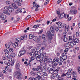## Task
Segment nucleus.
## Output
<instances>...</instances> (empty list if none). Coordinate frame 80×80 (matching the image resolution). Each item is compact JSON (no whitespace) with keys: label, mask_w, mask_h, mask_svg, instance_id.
<instances>
[{"label":"nucleus","mask_w":80,"mask_h":80,"mask_svg":"<svg viewBox=\"0 0 80 80\" xmlns=\"http://www.w3.org/2000/svg\"><path fill=\"white\" fill-rule=\"evenodd\" d=\"M6 3L7 5H10V6L13 7L15 9H17V8H18V7L17 6L16 4H15L14 3H11L10 2L8 1H6Z\"/></svg>","instance_id":"nucleus-1"},{"label":"nucleus","mask_w":80,"mask_h":80,"mask_svg":"<svg viewBox=\"0 0 80 80\" xmlns=\"http://www.w3.org/2000/svg\"><path fill=\"white\" fill-rule=\"evenodd\" d=\"M47 36H48V38L49 40H52L53 38L52 37L54 35L53 34V33L50 31H48L47 32Z\"/></svg>","instance_id":"nucleus-2"},{"label":"nucleus","mask_w":80,"mask_h":80,"mask_svg":"<svg viewBox=\"0 0 80 80\" xmlns=\"http://www.w3.org/2000/svg\"><path fill=\"white\" fill-rule=\"evenodd\" d=\"M57 59H58V57H55L53 60L52 62V63H54L52 65L53 67H56L58 65V63H57Z\"/></svg>","instance_id":"nucleus-3"},{"label":"nucleus","mask_w":80,"mask_h":80,"mask_svg":"<svg viewBox=\"0 0 80 80\" xmlns=\"http://www.w3.org/2000/svg\"><path fill=\"white\" fill-rule=\"evenodd\" d=\"M15 76H17V78L18 79H21L22 78V74L20 72L17 71L14 73Z\"/></svg>","instance_id":"nucleus-4"},{"label":"nucleus","mask_w":80,"mask_h":80,"mask_svg":"<svg viewBox=\"0 0 80 80\" xmlns=\"http://www.w3.org/2000/svg\"><path fill=\"white\" fill-rule=\"evenodd\" d=\"M48 72H49V73H54V72H55V69L54 68H48Z\"/></svg>","instance_id":"nucleus-5"},{"label":"nucleus","mask_w":80,"mask_h":80,"mask_svg":"<svg viewBox=\"0 0 80 80\" xmlns=\"http://www.w3.org/2000/svg\"><path fill=\"white\" fill-rule=\"evenodd\" d=\"M22 2V0H13V2L18 6H21L22 5V4L21 3Z\"/></svg>","instance_id":"nucleus-6"},{"label":"nucleus","mask_w":80,"mask_h":80,"mask_svg":"<svg viewBox=\"0 0 80 80\" xmlns=\"http://www.w3.org/2000/svg\"><path fill=\"white\" fill-rule=\"evenodd\" d=\"M26 53V50H23L19 52L18 57H20L22 55H23Z\"/></svg>","instance_id":"nucleus-7"},{"label":"nucleus","mask_w":80,"mask_h":80,"mask_svg":"<svg viewBox=\"0 0 80 80\" xmlns=\"http://www.w3.org/2000/svg\"><path fill=\"white\" fill-rule=\"evenodd\" d=\"M33 40L35 42H37L38 43V42H39L40 41V39L39 38L38 39V38H37L36 36H34L33 37Z\"/></svg>","instance_id":"nucleus-8"},{"label":"nucleus","mask_w":80,"mask_h":80,"mask_svg":"<svg viewBox=\"0 0 80 80\" xmlns=\"http://www.w3.org/2000/svg\"><path fill=\"white\" fill-rule=\"evenodd\" d=\"M47 54L45 53H43L42 54H41L39 56L40 57L41 59V58H45V57H46V56Z\"/></svg>","instance_id":"nucleus-9"},{"label":"nucleus","mask_w":80,"mask_h":80,"mask_svg":"<svg viewBox=\"0 0 80 80\" xmlns=\"http://www.w3.org/2000/svg\"><path fill=\"white\" fill-rule=\"evenodd\" d=\"M39 71V72H42L43 73L46 72V69H42V68L40 67Z\"/></svg>","instance_id":"nucleus-10"},{"label":"nucleus","mask_w":80,"mask_h":80,"mask_svg":"<svg viewBox=\"0 0 80 80\" xmlns=\"http://www.w3.org/2000/svg\"><path fill=\"white\" fill-rule=\"evenodd\" d=\"M0 18H1V20H5L7 18V16L5 15H2L0 16Z\"/></svg>","instance_id":"nucleus-11"},{"label":"nucleus","mask_w":80,"mask_h":80,"mask_svg":"<svg viewBox=\"0 0 80 80\" xmlns=\"http://www.w3.org/2000/svg\"><path fill=\"white\" fill-rule=\"evenodd\" d=\"M40 67L38 66V67L37 68H32V70L35 71H38V72H39Z\"/></svg>","instance_id":"nucleus-12"},{"label":"nucleus","mask_w":80,"mask_h":80,"mask_svg":"<svg viewBox=\"0 0 80 80\" xmlns=\"http://www.w3.org/2000/svg\"><path fill=\"white\" fill-rule=\"evenodd\" d=\"M73 41L74 43V45H76L77 44L76 43H78L79 42V40L77 38H75L74 40H73Z\"/></svg>","instance_id":"nucleus-13"},{"label":"nucleus","mask_w":80,"mask_h":80,"mask_svg":"<svg viewBox=\"0 0 80 80\" xmlns=\"http://www.w3.org/2000/svg\"><path fill=\"white\" fill-rule=\"evenodd\" d=\"M46 60H44V63L43 64L45 66H46L47 65V64L48 63V60L47 59V57H46Z\"/></svg>","instance_id":"nucleus-14"},{"label":"nucleus","mask_w":80,"mask_h":80,"mask_svg":"<svg viewBox=\"0 0 80 80\" xmlns=\"http://www.w3.org/2000/svg\"><path fill=\"white\" fill-rule=\"evenodd\" d=\"M22 8H18L17 10L16 11V12L17 13H19V12L20 13H22Z\"/></svg>","instance_id":"nucleus-15"},{"label":"nucleus","mask_w":80,"mask_h":80,"mask_svg":"<svg viewBox=\"0 0 80 80\" xmlns=\"http://www.w3.org/2000/svg\"><path fill=\"white\" fill-rule=\"evenodd\" d=\"M69 25H68V26L66 25L65 24H63V27L64 28H69L70 27H69Z\"/></svg>","instance_id":"nucleus-16"},{"label":"nucleus","mask_w":80,"mask_h":80,"mask_svg":"<svg viewBox=\"0 0 80 80\" xmlns=\"http://www.w3.org/2000/svg\"><path fill=\"white\" fill-rule=\"evenodd\" d=\"M3 12L4 14H6V15H10V13H9L8 11H6L4 10L3 11Z\"/></svg>","instance_id":"nucleus-17"},{"label":"nucleus","mask_w":80,"mask_h":80,"mask_svg":"<svg viewBox=\"0 0 80 80\" xmlns=\"http://www.w3.org/2000/svg\"><path fill=\"white\" fill-rule=\"evenodd\" d=\"M13 11H14V9L13 8H12L10 9H9L8 12H10V13H12V12H13Z\"/></svg>","instance_id":"nucleus-18"},{"label":"nucleus","mask_w":80,"mask_h":80,"mask_svg":"<svg viewBox=\"0 0 80 80\" xmlns=\"http://www.w3.org/2000/svg\"><path fill=\"white\" fill-rule=\"evenodd\" d=\"M58 27L59 28H61L62 27H63V25H62V22L58 24Z\"/></svg>","instance_id":"nucleus-19"},{"label":"nucleus","mask_w":80,"mask_h":80,"mask_svg":"<svg viewBox=\"0 0 80 80\" xmlns=\"http://www.w3.org/2000/svg\"><path fill=\"white\" fill-rule=\"evenodd\" d=\"M36 60L37 61H40L41 60V58H40L39 55L37 56Z\"/></svg>","instance_id":"nucleus-20"},{"label":"nucleus","mask_w":80,"mask_h":80,"mask_svg":"<svg viewBox=\"0 0 80 80\" xmlns=\"http://www.w3.org/2000/svg\"><path fill=\"white\" fill-rule=\"evenodd\" d=\"M10 56L11 57H12V58H14L15 57V53H12L10 54Z\"/></svg>","instance_id":"nucleus-21"},{"label":"nucleus","mask_w":80,"mask_h":80,"mask_svg":"<svg viewBox=\"0 0 80 80\" xmlns=\"http://www.w3.org/2000/svg\"><path fill=\"white\" fill-rule=\"evenodd\" d=\"M41 50H40V48H37V51H35V53H36V52H37L36 54H38V52H39V51Z\"/></svg>","instance_id":"nucleus-22"},{"label":"nucleus","mask_w":80,"mask_h":80,"mask_svg":"<svg viewBox=\"0 0 80 80\" xmlns=\"http://www.w3.org/2000/svg\"><path fill=\"white\" fill-rule=\"evenodd\" d=\"M61 57H62L64 60H66L67 56H61Z\"/></svg>","instance_id":"nucleus-23"},{"label":"nucleus","mask_w":80,"mask_h":80,"mask_svg":"<svg viewBox=\"0 0 80 80\" xmlns=\"http://www.w3.org/2000/svg\"><path fill=\"white\" fill-rule=\"evenodd\" d=\"M50 29L51 30L52 32H55V29H54V28L53 27L51 26L50 27Z\"/></svg>","instance_id":"nucleus-24"},{"label":"nucleus","mask_w":80,"mask_h":80,"mask_svg":"<svg viewBox=\"0 0 80 80\" xmlns=\"http://www.w3.org/2000/svg\"><path fill=\"white\" fill-rule=\"evenodd\" d=\"M42 38L43 40H46V38H47V36L44 35H42Z\"/></svg>","instance_id":"nucleus-25"},{"label":"nucleus","mask_w":80,"mask_h":80,"mask_svg":"<svg viewBox=\"0 0 80 80\" xmlns=\"http://www.w3.org/2000/svg\"><path fill=\"white\" fill-rule=\"evenodd\" d=\"M29 55L30 56H32V57H34V56H35V54L33 52H31L29 53Z\"/></svg>","instance_id":"nucleus-26"},{"label":"nucleus","mask_w":80,"mask_h":80,"mask_svg":"<svg viewBox=\"0 0 80 80\" xmlns=\"http://www.w3.org/2000/svg\"><path fill=\"white\" fill-rule=\"evenodd\" d=\"M63 13L62 14L60 13L59 14V15H60L59 18H63Z\"/></svg>","instance_id":"nucleus-27"},{"label":"nucleus","mask_w":80,"mask_h":80,"mask_svg":"<svg viewBox=\"0 0 80 80\" xmlns=\"http://www.w3.org/2000/svg\"><path fill=\"white\" fill-rule=\"evenodd\" d=\"M20 67V64H19V63H17L16 65V68L17 69H19L18 67Z\"/></svg>","instance_id":"nucleus-28"},{"label":"nucleus","mask_w":80,"mask_h":80,"mask_svg":"<svg viewBox=\"0 0 80 80\" xmlns=\"http://www.w3.org/2000/svg\"><path fill=\"white\" fill-rule=\"evenodd\" d=\"M36 2H34L33 3V7H34V8L36 7V6L37 5V4L35 3Z\"/></svg>","instance_id":"nucleus-29"},{"label":"nucleus","mask_w":80,"mask_h":80,"mask_svg":"<svg viewBox=\"0 0 80 80\" xmlns=\"http://www.w3.org/2000/svg\"><path fill=\"white\" fill-rule=\"evenodd\" d=\"M47 59L48 60V62L49 63H52V60L51 58H47Z\"/></svg>","instance_id":"nucleus-30"},{"label":"nucleus","mask_w":80,"mask_h":80,"mask_svg":"<svg viewBox=\"0 0 80 80\" xmlns=\"http://www.w3.org/2000/svg\"><path fill=\"white\" fill-rule=\"evenodd\" d=\"M50 0H47L46 2L44 3V5H47L48 3L49 2V1Z\"/></svg>","instance_id":"nucleus-31"},{"label":"nucleus","mask_w":80,"mask_h":80,"mask_svg":"<svg viewBox=\"0 0 80 80\" xmlns=\"http://www.w3.org/2000/svg\"><path fill=\"white\" fill-rule=\"evenodd\" d=\"M73 44H73V43L72 42H69L70 46H71L72 47L73 46Z\"/></svg>","instance_id":"nucleus-32"},{"label":"nucleus","mask_w":80,"mask_h":80,"mask_svg":"<svg viewBox=\"0 0 80 80\" xmlns=\"http://www.w3.org/2000/svg\"><path fill=\"white\" fill-rule=\"evenodd\" d=\"M68 73V72H67L66 73V74L63 73L61 75V76L62 77H65V76H66V75H67Z\"/></svg>","instance_id":"nucleus-33"},{"label":"nucleus","mask_w":80,"mask_h":80,"mask_svg":"<svg viewBox=\"0 0 80 80\" xmlns=\"http://www.w3.org/2000/svg\"><path fill=\"white\" fill-rule=\"evenodd\" d=\"M69 40L68 41L69 42H72V37L69 36Z\"/></svg>","instance_id":"nucleus-34"},{"label":"nucleus","mask_w":80,"mask_h":80,"mask_svg":"<svg viewBox=\"0 0 80 80\" xmlns=\"http://www.w3.org/2000/svg\"><path fill=\"white\" fill-rule=\"evenodd\" d=\"M16 40L17 42H21V40L18 38H16Z\"/></svg>","instance_id":"nucleus-35"},{"label":"nucleus","mask_w":80,"mask_h":80,"mask_svg":"<svg viewBox=\"0 0 80 80\" xmlns=\"http://www.w3.org/2000/svg\"><path fill=\"white\" fill-rule=\"evenodd\" d=\"M55 29L56 31V32H58V30H59V29H58V27L56 26L55 28Z\"/></svg>","instance_id":"nucleus-36"},{"label":"nucleus","mask_w":80,"mask_h":80,"mask_svg":"<svg viewBox=\"0 0 80 80\" xmlns=\"http://www.w3.org/2000/svg\"><path fill=\"white\" fill-rule=\"evenodd\" d=\"M5 55L7 58H8V57H9V54H8V53H5Z\"/></svg>","instance_id":"nucleus-37"},{"label":"nucleus","mask_w":80,"mask_h":80,"mask_svg":"<svg viewBox=\"0 0 80 80\" xmlns=\"http://www.w3.org/2000/svg\"><path fill=\"white\" fill-rule=\"evenodd\" d=\"M14 45L15 47H18V43L17 42H15Z\"/></svg>","instance_id":"nucleus-38"},{"label":"nucleus","mask_w":80,"mask_h":80,"mask_svg":"<svg viewBox=\"0 0 80 80\" xmlns=\"http://www.w3.org/2000/svg\"><path fill=\"white\" fill-rule=\"evenodd\" d=\"M4 9L5 10H6V11H7V10H9V8L7 6H6L4 7Z\"/></svg>","instance_id":"nucleus-39"},{"label":"nucleus","mask_w":80,"mask_h":80,"mask_svg":"<svg viewBox=\"0 0 80 80\" xmlns=\"http://www.w3.org/2000/svg\"><path fill=\"white\" fill-rule=\"evenodd\" d=\"M29 39H32L33 38V35L32 34H29Z\"/></svg>","instance_id":"nucleus-40"},{"label":"nucleus","mask_w":80,"mask_h":80,"mask_svg":"<svg viewBox=\"0 0 80 80\" xmlns=\"http://www.w3.org/2000/svg\"><path fill=\"white\" fill-rule=\"evenodd\" d=\"M31 17V16L28 15V17L25 19V20H28L29 18H30Z\"/></svg>","instance_id":"nucleus-41"},{"label":"nucleus","mask_w":80,"mask_h":80,"mask_svg":"<svg viewBox=\"0 0 80 80\" xmlns=\"http://www.w3.org/2000/svg\"><path fill=\"white\" fill-rule=\"evenodd\" d=\"M73 76L74 78H77V74L76 73H74L73 75Z\"/></svg>","instance_id":"nucleus-42"},{"label":"nucleus","mask_w":80,"mask_h":80,"mask_svg":"<svg viewBox=\"0 0 80 80\" xmlns=\"http://www.w3.org/2000/svg\"><path fill=\"white\" fill-rule=\"evenodd\" d=\"M39 53H40V54H43V53L45 52H43V50H41L39 51Z\"/></svg>","instance_id":"nucleus-43"},{"label":"nucleus","mask_w":80,"mask_h":80,"mask_svg":"<svg viewBox=\"0 0 80 80\" xmlns=\"http://www.w3.org/2000/svg\"><path fill=\"white\" fill-rule=\"evenodd\" d=\"M63 40L64 42H67V38L65 37L64 38Z\"/></svg>","instance_id":"nucleus-44"},{"label":"nucleus","mask_w":80,"mask_h":80,"mask_svg":"<svg viewBox=\"0 0 80 80\" xmlns=\"http://www.w3.org/2000/svg\"><path fill=\"white\" fill-rule=\"evenodd\" d=\"M55 76L54 74H52L51 76V78H53V79L55 78Z\"/></svg>","instance_id":"nucleus-45"},{"label":"nucleus","mask_w":80,"mask_h":80,"mask_svg":"<svg viewBox=\"0 0 80 80\" xmlns=\"http://www.w3.org/2000/svg\"><path fill=\"white\" fill-rule=\"evenodd\" d=\"M8 60L9 62H11L12 60V59L11 58H8Z\"/></svg>","instance_id":"nucleus-46"},{"label":"nucleus","mask_w":80,"mask_h":80,"mask_svg":"<svg viewBox=\"0 0 80 80\" xmlns=\"http://www.w3.org/2000/svg\"><path fill=\"white\" fill-rule=\"evenodd\" d=\"M67 53L66 52H63L62 53V56H67Z\"/></svg>","instance_id":"nucleus-47"},{"label":"nucleus","mask_w":80,"mask_h":80,"mask_svg":"<svg viewBox=\"0 0 80 80\" xmlns=\"http://www.w3.org/2000/svg\"><path fill=\"white\" fill-rule=\"evenodd\" d=\"M67 77L68 78H71V74H68L67 75Z\"/></svg>","instance_id":"nucleus-48"},{"label":"nucleus","mask_w":80,"mask_h":80,"mask_svg":"<svg viewBox=\"0 0 80 80\" xmlns=\"http://www.w3.org/2000/svg\"><path fill=\"white\" fill-rule=\"evenodd\" d=\"M9 50L10 52H13V49L12 48H10L9 49Z\"/></svg>","instance_id":"nucleus-49"},{"label":"nucleus","mask_w":80,"mask_h":80,"mask_svg":"<svg viewBox=\"0 0 80 80\" xmlns=\"http://www.w3.org/2000/svg\"><path fill=\"white\" fill-rule=\"evenodd\" d=\"M60 61H61V62H63V61H64V59L63 58H62V57H61L60 58Z\"/></svg>","instance_id":"nucleus-50"},{"label":"nucleus","mask_w":80,"mask_h":80,"mask_svg":"<svg viewBox=\"0 0 80 80\" xmlns=\"http://www.w3.org/2000/svg\"><path fill=\"white\" fill-rule=\"evenodd\" d=\"M66 45L67 47H70V43H67L66 44Z\"/></svg>","instance_id":"nucleus-51"},{"label":"nucleus","mask_w":80,"mask_h":80,"mask_svg":"<svg viewBox=\"0 0 80 80\" xmlns=\"http://www.w3.org/2000/svg\"><path fill=\"white\" fill-rule=\"evenodd\" d=\"M43 76H47V73H46V72L43 73Z\"/></svg>","instance_id":"nucleus-52"},{"label":"nucleus","mask_w":80,"mask_h":80,"mask_svg":"<svg viewBox=\"0 0 80 80\" xmlns=\"http://www.w3.org/2000/svg\"><path fill=\"white\" fill-rule=\"evenodd\" d=\"M62 1V0H58L57 2V4L60 3Z\"/></svg>","instance_id":"nucleus-53"},{"label":"nucleus","mask_w":80,"mask_h":80,"mask_svg":"<svg viewBox=\"0 0 80 80\" xmlns=\"http://www.w3.org/2000/svg\"><path fill=\"white\" fill-rule=\"evenodd\" d=\"M41 78L42 80H45L46 78L45 77H44V76H42Z\"/></svg>","instance_id":"nucleus-54"},{"label":"nucleus","mask_w":80,"mask_h":80,"mask_svg":"<svg viewBox=\"0 0 80 80\" xmlns=\"http://www.w3.org/2000/svg\"><path fill=\"white\" fill-rule=\"evenodd\" d=\"M34 59H35V58H34L33 57H31V58L30 62H31V61H32V60H34Z\"/></svg>","instance_id":"nucleus-55"},{"label":"nucleus","mask_w":80,"mask_h":80,"mask_svg":"<svg viewBox=\"0 0 80 80\" xmlns=\"http://www.w3.org/2000/svg\"><path fill=\"white\" fill-rule=\"evenodd\" d=\"M78 72L79 74H80V67H78Z\"/></svg>","instance_id":"nucleus-56"},{"label":"nucleus","mask_w":80,"mask_h":80,"mask_svg":"<svg viewBox=\"0 0 80 80\" xmlns=\"http://www.w3.org/2000/svg\"><path fill=\"white\" fill-rule=\"evenodd\" d=\"M41 73L40 72H37V75L38 76H40V75Z\"/></svg>","instance_id":"nucleus-57"},{"label":"nucleus","mask_w":80,"mask_h":80,"mask_svg":"<svg viewBox=\"0 0 80 80\" xmlns=\"http://www.w3.org/2000/svg\"><path fill=\"white\" fill-rule=\"evenodd\" d=\"M7 49H9V48H10V45H8L7 46Z\"/></svg>","instance_id":"nucleus-58"},{"label":"nucleus","mask_w":80,"mask_h":80,"mask_svg":"<svg viewBox=\"0 0 80 80\" xmlns=\"http://www.w3.org/2000/svg\"><path fill=\"white\" fill-rule=\"evenodd\" d=\"M73 13H74V14H76V13H77V10H74L73 11Z\"/></svg>","instance_id":"nucleus-59"},{"label":"nucleus","mask_w":80,"mask_h":80,"mask_svg":"<svg viewBox=\"0 0 80 80\" xmlns=\"http://www.w3.org/2000/svg\"><path fill=\"white\" fill-rule=\"evenodd\" d=\"M4 52L7 53H8V52H9L8 51V50H7V49H5Z\"/></svg>","instance_id":"nucleus-60"},{"label":"nucleus","mask_w":80,"mask_h":80,"mask_svg":"<svg viewBox=\"0 0 80 80\" xmlns=\"http://www.w3.org/2000/svg\"><path fill=\"white\" fill-rule=\"evenodd\" d=\"M68 72H69V73H70L72 71V69H69L68 70Z\"/></svg>","instance_id":"nucleus-61"},{"label":"nucleus","mask_w":80,"mask_h":80,"mask_svg":"<svg viewBox=\"0 0 80 80\" xmlns=\"http://www.w3.org/2000/svg\"><path fill=\"white\" fill-rule=\"evenodd\" d=\"M63 36H64L65 37H66V36H67V34H66L65 32H64L63 33Z\"/></svg>","instance_id":"nucleus-62"},{"label":"nucleus","mask_w":80,"mask_h":80,"mask_svg":"<svg viewBox=\"0 0 80 80\" xmlns=\"http://www.w3.org/2000/svg\"><path fill=\"white\" fill-rule=\"evenodd\" d=\"M75 49L76 50H79V48L77 47H75Z\"/></svg>","instance_id":"nucleus-63"},{"label":"nucleus","mask_w":80,"mask_h":80,"mask_svg":"<svg viewBox=\"0 0 80 80\" xmlns=\"http://www.w3.org/2000/svg\"><path fill=\"white\" fill-rule=\"evenodd\" d=\"M65 32H66V33H67V32H68V29H69V28H65Z\"/></svg>","instance_id":"nucleus-64"}]
</instances>
